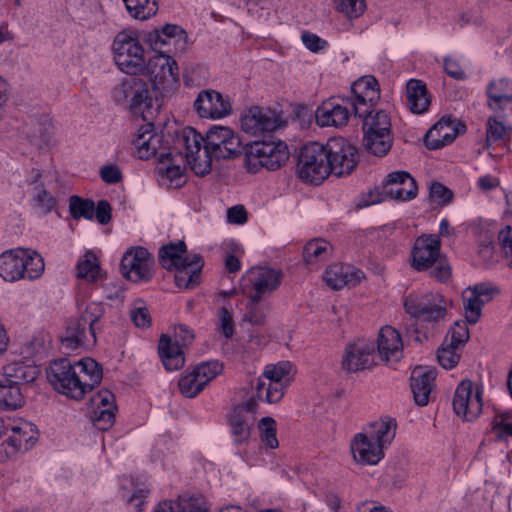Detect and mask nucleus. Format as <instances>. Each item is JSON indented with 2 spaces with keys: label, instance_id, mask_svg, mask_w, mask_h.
Wrapping results in <instances>:
<instances>
[{
  "label": "nucleus",
  "instance_id": "34",
  "mask_svg": "<svg viewBox=\"0 0 512 512\" xmlns=\"http://www.w3.org/2000/svg\"><path fill=\"white\" fill-rule=\"evenodd\" d=\"M39 373L37 366L21 362L10 363L3 368L4 382L18 386L33 382Z\"/></svg>",
  "mask_w": 512,
  "mask_h": 512
},
{
  "label": "nucleus",
  "instance_id": "55",
  "mask_svg": "<svg viewBox=\"0 0 512 512\" xmlns=\"http://www.w3.org/2000/svg\"><path fill=\"white\" fill-rule=\"evenodd\" d=\"M33 200L35 208L43 215L50 213L57 206L56 198L43 187H36Z\"/></svg>",
  "mask_w": 512,
  "mask_h": 512
},
{
  "label": "nucleus",
  "instance_id": "48",
  "mask_svg": "<svg viewBox=\"0 0 512 512\" xmlns=\"http://www.w3.org/2000/svg\"><path fill=\"white\" fill-rule=\"evenodd\" d=\"M461 350V347L448 343V337H445L437 354L439 364L445 369L454 368L460 360Z\"/></svg>",
  "mask_w": 512,
  "mask_h": 512
},
{
  "label": "nucleus",
  "instance_id": "51",
  "mask_svg": "<svg viewBox=\"0 0 512 512\" xmlns=\"http://www.w3.org/2000/svg\"><path fill=\"white\" fill-rule=\"evenodd\" d=\"M0 398L7 407L13 409L21 407L24 403L20 386L6 383L4 381L0 382Z\"/></svg>",
  "mask_w": 512,
  "mask_h": 512
},
{
  "label": "nucleus",
  "instance_id": "33",
  "mask_svg": "<svg viewBox=\"0 0 512 512\" xmlns=\"http://www.w3.org/2000/svg\"><path fill=\"white\" fill-rule=\"evenodd\" d=\"M406 92L407 106L412 113L421 114L427 111L431 99L424 82L417 79L409 80L406 84Z\"/></svg>",
  "mask_w": 512,
  "mask_h": 512
},
{
  "label": "nucleus",
  "instance_id": "49",
  "mask_svg": "<svg viewBox=\"0 0 512 512\" xmlns=\"http://www.w3.org/2000/svg\"><path fill=\"white\" fill-rule=\"evenodd\" d=\"M158 172L163 177H166L170 184L175 187H179L185 182L183 169L179 165L173 164L172 155L164 158L163 163L159 162Z\"/></svg>",
  "mask_w": 512,
  "mask_h": 512
},
{
  "label": "nucleus",
  "instance_id": "62",
  "mask_svg": "<svg viewBox=\"0 0 512 512\" xmlns=\"http://www.w3.org/2000/svg\"><path fill=\"white\" fill-rule=\"evenodd\" d=\"M92 403L96 406L95 410H110L115 411V397L114 395L108 391L103 390L99 391L92 398Z\"/></svg>",
  "mask_w": 512,
  "mask_h": 512
},
{
  "label": "nucleus",
  "instance_id": "20",
  "mask_svg": "<svg viewBox=\"0 0 512 512\" xmlns=\"http://www.w3.org/2000/svg\"><path fill=\"white\" fill-rule=\"evenodd\" d=\"M322 278L328 287L340 290L356 286L364 278V273L351 265L335 263L327 267Z\"/></svg>",
  "mask_w": 512,
  "mask_h": 512
},
{
  "label": "nucleus",
  "instance_id": "57",
  "mask_svg": "<svg viewBox=\"0 0 512 512\" xmlns=\"http://www.w3.org/2000/svg\"><path fill=\"white\" fill-rule=\"evenodd\" d=\"M467 324H469L467 319L456 321L446 336L448 337V343L463 348L465 343L469 340V329Z\"/></svg>",
  "mask_w": 512,
  "mask_h": 512
},
{
  "label": "nucleus",
  "instance_id": "63",
  "mask_svg": "<svg viewBox=\"0 0 512 512\" xmlns=\"http://www.w3.org/2000/svg\"><path fill=\"white\" fill-rule=\"evenodd\" d=\"M130 318L138 328H148L151 325V315L146 306H135L130 311Z\"/></svg>",
  "mask_w": 512,
  "mask_h": 512
},
{
  "label": "nucleus",
  "instance_id": "56",
  "mask_svg": "<svg viewBox=\"0 0 512 512\" xmlns=\"http://www.w3.org/2000/svg\"><path fill=\"white\" fill-rule=\"evenodd\" d=\"M25 274L24 278L35 279L41 276L44 271V260L37 252L25 250Z\"/></svg>",
  "mask_w": 512,
  "mask_h": 512
},
{
  "label": "nucleus",
  "instance_id": "61",
  "mask_svg": "<svg viewBox=\"0 0 512 512\" xmlns=\"http://www.w3.org/2000/svg\"><path fill=\"white\" fill-rule=\"evenodd\" d=\"M429 195L434 202L440 205L448 204L453 198L452 191L438 182L431 185Z\"/></svg>",
  "mask_w": 512,
  "mask_h": 512
},
{
  "label": "nucleus",
  "instance_id": "44",
  "mask_svg": "<svg viewBox=\"0 0 512 512\" xmlns=\"http://www.w3.org/2000/svg\"><path fill=\"white\" fill-rule=\"evenodd\" d=\"M512 135V127H506L495 117H489L486 127L485 146L490 147L499 141L509 140Z\"/></svg>",
  "mask_w": 512,
  "mask_h": 512
},
{
  "label": "nucleus",
  "instance_id": "3",
  "mask_svg": "<svg viewBox=\"0 0 512 512\" xmlns=\"http://www.w3.org/2000/svg\"><path fill=\"white\" fill-rule=\"evenodd\" d=\"M114 59L119 69L130 75L142 74L145 69L144 48L133 31H122L113 42Z\"/></svg>",
  "mask_w": 512,
  "mask_h": 512
},
{
  "label": "nucleus",
  "instance_id": "2",
  "mask_svg": "<svg viewBox=\"0 0 512 512\" xmlns=\"http://www.w3.org/2000/svg\"><path fill=\"white\" fill-rule=\"evenodd\" d=\"M326 144L311 142L304 145L298 157V177L307 183L320 184L331 174Z\"/></svg>",
  "mask_w": 512,
  "mask_h": 512
},
{
  "label": "nucleus",
  "instance_id": "1",
  "mask_svg": "<svg viewBox=\"0 0 512 512\" xmlns=\"http://www.w3.org/2000/svg\"><path fill=\"white\" fill-rule=\"evenodd\" d=\"M105 308L101 302H89L77 319L71 320L66 328L65 335L62 337V346L66 350H75L82 346L86 341V326L93 342L96 341V334L100 331L99 320L104 316Z\"/></svg>",
  "mask_w": 512,
  "mask_h": 512
},
{
  "label": "nucleus",
  "instance_id": "64",
  "mask_svg": "<svg viewBox=\"0 0 512 512\" xmlns=\"http://www.w3.org/2000/svg\"><path fill=\"white\" fill-rule=\"evenodd\" d=\"M493 429L500 435L512 436V415L508 412L497 414L493 420Z\"/></svg>",
  "mask_w": 512,
  "mask_h": 512
},
{
  "label": "nucleus",
  "instance_id": "52",
  "mask_svg": "<svg viewBox=\"0 0 512 512\" xmlns=\"http://www.w3.org/2000/svg\"><path fill=\"white\" fill-rule=\"evenodd\" d=\"M269 308L261 304V301H255L254 297L249 296V303L244 315V320L252 325L261 326L265 323Z\"/></svg>",
  "mask_w": 512,
  "mask_h": 512
},
{
  "label": "nucleus",
  "instance_id": "19",
  "mask_svg": "<svg viewBox=\"0 0 512 512\" xmlns=\"http://www.w3.org/2000/svg\"><path fill=\"white\" fill-rule=\"evenodd\" d=\"M194 109L202 118L218 119L231 112V105L219 92L203 90L194 101Z\"/></svg>",
  "mask_w": 512,
  "mask_h": 512
},
{
  "label": "nucleus",
  "instance_id": "54",
  "mask_svg": "<svg viewBox=\"0 0 512 512\" xmlns=\"http://www.w3.org/2000/svg\"><path fill=\"white\" fill-rule=\"evenodd\" d=\"M261 440L269 448L274 449L279 445L276 436V421L272 417H263L259 422Z\"/></svg>",
  "mask_w": 512,
  "mask_h": 512
},
{
  "label": "nucleus",
  "instance_id": "13",
  "mask_svg": "<svg viewBox=\"0 0 512 512\" xmlns=\"http://www.w3.org/2000/svg\"><path fill=\"white\" fill-rule=\"evenodd\" d=\"M482 407V389L474 388L469 379L462 380L454 394V412L466 421H473L481 414Z\"/></svg>",
  "mask_w": 512,
  "mask_h": 512
},
{
  "label": "nucleus",
  "instance_id": "46",
  "mask_svg": "<svg viewBox=\"0 0 512 512\" xmlns=\"http://www.w3.org/2000/svg\"><path fill=\"white\" fill-rule=\"evenodd\" d=\"M69 212L74 219L85 218L91 220L95 213V203L91 199L71 196L69 198Z\"/></svg>",
  "mask_w": 512,
  "mask_h": 512
},
{
  "label": "nucleus",
  "instance_id": "6",
  "mask_svg": "<svg viewBox=\"0 0 512 512\" xmlns=\"http://www.w3.org/2000/svg\"><path fill=\"white\" fill-rule=\"evenodd\" d=\"M156 89L136 77L125 79L119 86V92L129 101L131 111L140 114L145 121H150L154 110L159 107Z\"/></svg>",
  "mask_w": 512,
  "mask_h": 512
},
{
  "label": "nucleus",
  "instance_id": "31",
  "mask_svg": "<svg viewBox=\"0 0 512 512\" xmlns=\"http://www.w3.org/2000/svg\"><path fill=\"white\" fill-rule=\"evenodd\" d=\"M150 41L155 47L158 44L175 46L176 51L183 52L187 46V33L178 25L166 24L161 30L150 33Z\"/></svg>",
  "mask_w": 512,
  "mask_h": 512
},
{
  "label": "nucleus",
  "instance_id": "36",
  "mask_svg": "<svg viewBox=\"0 0 512 512\" xmlns=\"http://www.w3.org/2000/svg\"><path fill=\"white\" fill-rule=\"evenodd\" d=\"M185 254L186 245L183 241L177 244L170 243L159 250V262L164 269L173 270V268L192 260V257Z\"/></svg>",
  "mask_w": 512,
  "mask_h": 512
},
{
  "label": "nucleus",
  "instance_id": "10",
  "mask_svg": "<svg viewBox=\"0 0 512 512\" xmlns=\"http://www.w3.org/2000/svg\"><path fill=\"white\" fill-rule=\"evenodd\" d=\"M143 74L149 76L154 88L169 91L179 83L178 64L169 54L160 52L145 61Z\"/></svg>",
  "mask_w": 512,
  "mask_h": 512
},
{
  "label": "nucleus",
  "instance_id": "9",
  "mask_svg": "<svg viewBox=\"0 0 512 512\" xmlns=\"http://www.w3.org/2000/svg\"><path fill=\"white\" fill-rule=\"evenodd\" d=\"M205 148L210 162L212 158L230 159L242 153V142L231 128L214 126L206 134Z\"/></svg>",
  "mask_w": 512,
  "mask_h": 512
},
{
  "label": "nucleus",
  "instance_id": "50",
  "mask_svg": "<svg viewBox=\"0 0 512 512\" xmlns=\"http://www.w3.org/2000/svg\"><path fill=\"white\" fill-rule=\"evenodd\" d=\"M193 371L205 388L214 378L222 373L223 365L219 361H207L196 365Z\"/></svg>",
  "mask_w": 512,
  "mask_h": 512
},
{
  "label": "nucleus",
  "instance_id": "28",
  "mask_svg": "<svg viewBox=\"0 0 512 512\" xmlns=\"http://www.w3.org/2000/svg\"><path fill=\"white\" fill-rule=\"evenodd\" d=\"M378 353L384 361H398L402 356L403 342L399 332L391 326L381 328L377 343Z\"/></svg>",
  "mask_w": 512,
  "mask_h": 512
},
{
  "label": "nucleus",
  "instance_id": "22",
  "mask_svg": "<svg viewBox=\"0 0 512 512\" xmlns=\"http://www.w3.org/2000/svg\"><path fill=\"white\" fill-rule=\"evenodd\" d=\"M383 450L384 448L366 433H358L351 442L353 457L361 464H377L384 457Z\"/></svg>",
  "mask_w": 512,
  "mask_h": 512
},
{
  "label": "nucleus",
  "instance_id": "7",
  "mask_svg": "<svg viewBox=\"0 0 512 512\" xmlns=\"http://www.w3.org/2000/svg\"><path fill=\"white\" fill-rule=\"evenodd\" d=\"M404 309L411 317L428 323L445 319L448 301L439 293H411L404 298Z\"/></svg>",
  "mask_w": 512,
  "mask_h": 512
},
{
  "label": "nucleus",
  "instance_id": "29",
  "mask_svg": "<svg viewBox=\"0 0 512 512\" xmlns=\"http://www.w3.org/2000/svg\"><path fill=\"white\" fill-rule=\"evenodd\" d=\"M25 256L24 249L16 251H6L0 255V276L9 282L24 278L25 274Z\"/></svg>",
  "mask_w": 512,
  "mask_h": 512
},
{
  "label": "nucleus",
  "instance_id": "30",
  "mask_svg": "<svg viewBox=\"0 0 512 512\" xmlns=\"http://www.w3.org/2000/svg\"><path fill=\"white\" fill-rule=\"evenodd\" d=\"M158 353L167 371L179 370L185 364L182 348L166 334L161 335L159 339Z\"/></svg>",
  "mask_w": 512,
  "mask_h": 512
},
{
  "label": "nucleus",
  "instance_id": "21",
  "mask_svg": "<svg viewBox=\"0 0 512 512\" xmlns=\"http://www.w3.org/2000/svg\"><path fill=\"white\" fill-rule=\"evenodd\" d=\"M374 344L359 341L347 346L342 367L348 372L370 368L374 364Z\"/></svg>",
  "mask_w": 512,
  "mask_h": 512
},
{
  "label": "nucleus",
  "instance_id": "4",
  "mask_svg": "<svg viewBox=\"0 0 512 512\" xmlns=\"http://www.w3.org/2000/svg\"><path fill=\"white\" fill-rule=\"evenodd\" d=\"M174 149L184 155L191 170L200 176L211 171L210 159L205 148V139L194 128L187 127L176 136Z\"/></svg>",
  "mask_w": 512,
  "mask_h": 512
},
{
  "label": "nucleus",
  "instance_id": "26",
  "mask_svg": "<svg viewBox=\"0 0 512 512\" xmlns=\"http://www.w3.org/2000/svg\"><path fill=\"white\" fill-rule=\"evenodd\" d=\"M436 372L432 369L416 367L411 373V390L414 401L419 406H426L434 387Z\"/></svg>",
  "mask_w": 512,
  "mask_h": 512
},
{
  "label": "nucleus",
  "instance_id": "35",
  "mask_svg": "<svg viewBox=\"0 0 512 512\" xmlns=\"http://www.w3.org/2000/svg\"><path fill=\"white\" fill-rule=\"evenodd\" d=\"M37 435L38 432L33 424L23 422L12 427V435L7 442L18 451H27L36 443Z\"/></svg>",
  "mask_w": 512,
  "mask_h": 512
},
{
  "label": "nucleus",
  "instance_id": "39",
  "mask_svg": "<svg viewBox=\"0 0 512 512\" xmlns=\"http://www.w3.org/2000/svg\"><path fill=\"white\" fill-rule=\"evenodd\" d=\"M364 147L371 154L383 157L392 147L393 137L391 133L364 132Z\"/></svg>",
  "mask_w": 512,
  "mask_h": 512
},
{
  "label": "nucleus",
  "instance_id": "24",
  "mask_svg": "<svg viewBox=\"0 0 512 512\" xmlns=\"http://www.w3.org/2000/svg\"><path fill=\"white\" fill-rule=\"evenodd\" d=\"M488 106L496 112L512 113V81L501 78L487 86Z\"/></svg>",
  "mask_w": 512,
  "mask_h": 512
},
{
  "label": "nucleus",
  "instance_id": "42",
  "mask_svg": "<svg viewBox=\"0 0 512 512\" xmlns=\"http://www.w3.org/2000/svg\"><path fill=\"white\" fill-rule=\"evenodd\" d=\"M239 411L232 410L229 415V423L235 442L240 444L246 442L250 437V424L253 422V417L242 415Z\"/></svg>",
  "mask_w": 512,
  "mask_h": 512
},
{
  "label": "nucleus",
  "instance_id": "17",
  "mask_svg": "<svg viewBox=\"0 0 512 512\" xmlns=\"http://www.w3.org/2000/svg\"><path fill=\"white\" fill-rule=\"evenodd\" d=\"M441 241L435 235H423L416 239L412 250V267L417 271L431 268L440 258Z\"/></svg>",
  "mask_w": 512,
  "mask_h": 512
},
{
  "label": "nucleus",
  "instance_id": "41",
  "mask_svg": "<svg viewBox=\"0 0 512 512\" xmlns=\"http://www.w3.org/2000/svg\"><path fill=\"white\" fill-rule=\"evenodd\" d=\"M77 277L88 282H95L101 277V268L96 255L87 252L77 264Z\"/></svg>",
  "mask_w": 512,
  "mask_h": 512
},
{
  "label": "nucleus",
  "instance_id": "8",
  "mask_svg": "<svg viewBox=\"0 0 512 512\" xmlns=\"http://www.w3.org/2000/svg\"><path fill=\"white\" fill-rule=\"evenodd\" d=\"M76 369V363L72 365L68 359L61 358L50 364L47 377L59 392L74 399H81L85 391L81 384V375Z\"/></svg>",
  "mask_w": 512,
  "mask_h": 512
},
{
  "label": "nucleus",
  "instance_id": "60",
  "mask_svg": "<svg viewBox=\"0 0 512 512\" xmlns=\"http://www.w3.org/2000/svg\"><path fill=\"white\" fill-rule=\"evenodd\" d=\"M115 414L110 410H94L91 420L94 426L101 431L108 430L114 423Z\"/></svg>",
  "mask_w": 512,
  "mask_h": 512
},
{
  "label": "nucleus",
  "instance_id": "58",
  "mask_svg": "<svg viewBox=\"0 0 512 512\" xmlns=\"http://www.w3.org/2000/svg\"><path fill=\"white\" fill-rule=\"evenodd\" d=\"M337 11L348 18H357L366 10L365 0H335Z\"/></svg>",
  "mask_w": 512,
  "mask_h": 512
},
{
  "label": "nucleus",
  "instance_id": "27",
  "mask_svg": "<svg viewBox=\"0 0 512 512\" xmlns=\"http://www.w3.org/2000/svg\"><path fill=\"white\" fill-rule=\"evenodd\" d=\"M350 117L347 107L336 102L335 98L324 101L316 110V122L319 126L342 127Z\"/></svg>",
  "mask_w": 512,
  "mask_h": 512
},
{
  "label": "nucleus",
  "instance_id": "32",
  "mask_svg": "<svg viewBox=\"0 0 512 512\" xmlns=\"http://www.w3.org/2000/svg\"><path fill=\"white\" fill-rule=\"evenodd\" d=\"M203 260L200 255H193L192 260L173 268L175 270V283L179 288H194L200 279Z\"/></svg>",
  "mask_w": 512,
  "mask_h": 512
},
{
  "label": "nucleus",
  "instance_id": "37",
  "mask_svg": "<svg viewBox=\"0 0 512 512\" xmlns=\"http://www.w3.org/2000/svg\"><path fill=\"white\" fill-rule=\"evenodd\" d=\"M76 366L81 375V384L85 393L91 391L102 380V369L92 358H84L76 362Z\"/></svg>",
  "mask_w": 512,
  "mask_h": 512
},
{
  "label": "nucleus",
  "instance_id": "38",
  "mask_svg": "<svg viewBox=\"0 0 512 512\" xmlns=\"http://www.w3.org/2000/svg\"><path fill=\"white\" fill-rule=\"evenodd\" d=\"M363 131L371 133H391V121L388 114L383 110L368 112L363 114Z\"/></svg>",
  "mask_w": 512,
  "mask_h": 512
},
{
  "label": "nucleus",
  "instance_id": "47",
  "mask_svg": "<svg viewBox=\"0 0 512 512\" xmlns=\"http://www.w3.org/2000/svg\"><path fill=\"white\" fill-rule=\"evenodd\" d=\"M465 318L469 324H476L482 315V305L479 297L467 287L462 293Z\"/></svg>",
  "mask_w": 512,
  "mask_h": 512
},
{
  "label": "nucleus",
  "instance_id": "53",
  "mask_svg": "<svg viewBox=\"0 0 512 512\" xmlns=\"http://www.w3.org/2000/svg\"><path fill=\"white\" fill-rule=\"evenodd\" d=\"M178 387L181 394L187 398L197 396L204 389L193 370L179 379Z\"/></svg>",
  "mask_w": 512,
  "mask_h": 512
},
{
  "label": "nucleus",
  "instance_id": "45",
  "mask_svg": "<svg viewBox=\"0 0 512 512\" xmlns=\"http://www.w3.org/2000/svg\"><path fill=\"white\" fill-rule=\"evenodd\" d=\"M330 255L331 246L324 240H312L304 246L303 257L308 264L326 260Z\"/></svg>",
  "mask_w": 512,
  "mask_h": 512
},
{
  "label": "nucleus",
  "instance_id": "59",
  "mask_svg": "<svg viewBox=\"0 0 512 512\" xmlns=\"http://www.w3.org/2000/svg\"><path fill=\"white\" fill-rule=\"evenodd\" d=\"M292 365L288 361H282L277 364H270L265 367L263 376L272 382L282 383V380L291 372Z\"/></svg>",
  "mask_w": 512,
  "mask_h": 512
},
{
  "label": "nucleus",
  "instance_id": "15",
  "mask_svg": "<svg viewBox=\"0 0 512 512\" xmlns=\"http://www.w3.org/2000/svg\"><path fill=\"white\" fill-rule=\"evenodd\" d=\"M351 91L354 96L352 102L355 116L362 117L368 109L374 108L380 99V89L375 77L368 75L356 80Z\"/></svg>",
  "mask_w": 512,
  "mask_h": 512
},
{
  "label": "nucleus",
  "instance_id": "25",
  "mask_svg": "<svg viewBox=\"0 0 512 512\" xmlns=\"http://www.w3.org/2000/svg\"><path fill=\"white\" fill-rule=\"evenodd\" d=\"M458 134L455 122L450 117H442L424 137L428 149H440L451 144Z\"/></svg>",
  "mask_w": 512,
  "mask_h": 512
},
{
  "label": "nucleus",
  "instance_id": "11",
  "mask_svg": "<svg viewBox=\"0 0 512 512\" xmlns=\"http://www.w3.org/2000/svg\"><path fill=\"white\" fill-rule=\"evenodd\" d=\"M326 147L331 174L338 177L351 174L359 160L356 147L342 137L330 138Z\"/></svg>",
  "mask_w": 512,
  "mask_h": 512
},
{
  "label": "nucleus",
  "instance_id": "43",
  "mask_svg": "<svg viewBox=\"0 0 512 512\" xmlns=\"http://www.w3.org/2000/svg\"><path fill=\"white\" fill-rule=\"evenodd\" d=\"M131 17L146 20L158 11L157 0H123Z\"/></svg>",
  "mask_w": 512,
  "mask_h": 512
},
{
  "label": "nucleus",
  "instance_id": "23",
  "mask_svg": "<svg viewBox=\"0 0 512 512\" xmlns=\"http://www.w3.org/2000/svg\"><path fill=\"white\" fill-rule=\"evenodd\" d=\"M384 190L396 200L407 201L416 197L417 185L409 173L396 171L388 174Z\"/></svg>",
  "mask_w": 512,
  "mask_h": 512
},
{
  "label": "nucleus",
  "instance_id": "12",
  "mask_svg": "<svg viewBox=\"0 0 512 512\" xmlns=\"http://www.w3.org/2000/svg\"><path fill=\"white\" fill-rule=\"evenodd\" d=\"M132 143L140 159L158 157V161L163 163L164 158L172 155L170 148L165 145L164 135L155 133L150 121L138 129Z\"/></svg>",
  "mask_w": 512,
  "mask_h": 512
},
{
  "label": "nucleus",
  "instance_id": "14",
  "mask_svg": "<svg viewBox=\"0 0 512 512\" xmlns=\"http://www.w3.org/2000/svg\"><path fill=\"white\" fill-rule=\"evenodd\" d=\"M154 260L142 247L127 251L121 260L122 274L134 282L149 281L153 277Z\"/></svg>",
  "mask_w": 512,
  "mask_h": 512
},
{
  "label": "nucleus",
  "instance_id": "5",
  "mask_svg": "<svg viewBox=\"0 0 512 512\" xmlns=\"http://www.w3.org/2000/svg\"><path fill=\"white\" fill-rule=\"evenodd\" d=\"M289 159L287 145L282 141H255L246 154L247 168L256 173L260 168L277 170Z\"/></svg>",
  "mask_w": 512,
  "mask_h": 512
},
{
  "label": "nucleus",
  "instance_id": "40",
  "mask_svg": "<svg viewBox=\"0 0 512 512\" xmlns=\"http://www.w3.org/2000/svg\"><path fill=\"white\" fill-rule=\"evenodd\" d=\"M372 430L368 434L382 448H386L396 435V422L393 419L381 420L371 425Z\"/></svg>",
  "mask_w": 512,
  "mask_h": 512
},
{
  "label": "nucleus",
  "instance_id": "18",
  "mask_svg": "<svg viewBox=\"0 0 512 512\" xmlns=\"http://www.w3.org/2000/svg\"><path fill=\"white\" fill-rule=\"evenodd\" d=\"M283 279L281 270L260 267L250 271V282L255 301H262L265 296L272 294L279 288Z\"/></svg>",
  "mask_w": 512,
  "mask_h": 512
},
{
  "label": "nucleus",
  "instance_id": "16",
  "mask_svg": "<svg viewBox=\"0 0 512 512\" xmlns=\"http://www.w3.org/2000/svg\"><path fill=\"white\" fill-rule=\"evenodd\" d=\"M279 126L280 120L275 111L268 108L253 106L241 117L243 131L252 136L275 131Z\"/></svg>",
  "mask_w": 512,
  "mask_h": 512
}]
</instances>
